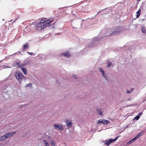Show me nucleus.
<instances>
[{
  "label": "nucleus",
  "mask_w": 146,
  "mask_h": 146,
  "mask_svg": "<svg viewBox=\"0 0 146 146\" xmlns=\"http://www.w3.org/2000/svg\"><path fill=\"white\" fill-rule=\"evenodd\" d=\"M15 76L19 82H21L23 79H25V77L23 74L20 72L19 71H17L15 72Z\"/></svg>",
  "instance_id": "obj_1"
},
{
  "label": "nucleus",
  "mask_w": 146,
  "mask_h": 146,
  "mask_svg": "<svg viewBox=\"0 0 146 146\" xmlns=\"http://www.w3.org/2000/svg\"><path fill=\"white\" fill-rule=\"evenodd\" d=\"M141 134V133H139L136 136L133 138V139H131V140L128 142L127 143V145H129V144L135 141L137 139H138L139 138V137L140 136Z\"/></svg>",
  "instance_id": "obj_2"
},
{
  "label": "nucleus",
  "mask_w": 146,
  "mask_h": 146,
  "mask_svg": "<svg viewBox=\"0 0 146 146\" xmlns=\"http://www.w3.org/2000/svg\"><path fill=\"white\" fill-rule=\"evenodd\" d=\"M119 137H116L114 139H109L108 141H107L105 143V144L107 146H109V145L112 143L113 142L115 141Z\"/></svg>",
  "instance_id": "obj_3"
},
{
  "label": "nucleus",
  "mask_w": 146,
  "mask_h": 146,
  "mask_svg": "<svg viewBox=\"0 0 146 146\" xmlns=\"http://www.w3.org/2000/svg\"><path fill=\"white\" fill-rule=\"evenodd\" d=\"M121 31V28L119 27H116L114 28V30L113 32L110 33V34H113L115 35H117Z\"/></svg>",
  "instance_id": "obj_4"
},
{
  "label": "nucleus",
  "mask_w": 146,
  "mask_h": 146,
  "mask_svg": "<svg viewBox=\"0 0 146 146\" xmlns=\"http://www.w3.org/2000/svg\"><path fill=\"white\" fill-rule=\"evenodd\" d=\"M16 133L15 131H13L11 133H9L5 134V135L6 139L10 137L12 135H13Z\"/></svg>",
  "instance_id": "obj_5"
},
{
  "label": "nucleus",
  "mask_w": 146,
  "mask_h": 146,
  "mask_svg": "<svg viewBox=\"0 0 146 146\" xmlns=\"http://www.w3.org/2000/svg\"><path fill=\"white\" fill-rule=\"evenodd\" d=\"M54 128L55 129H59L60 130H63V127L60 125V124H54Z\"/></svg>",
  "instance_id": "obj_6"
},
{
  "label": "nucleus",
  "mask_w": 146,
  "mask_h": 146,
  "mask_svg": "<svg viewBox=\"0 0 146 146\" xmlns=\"http://www.w3.org/2000/svg\"><path fill=\"white\" fill-rule=\"evenodd\" d=\"M66 124L67 126L69 128H71L72 125V121L69 120L67 119L66 121Z\"/></svg>",
  "instance_id": "obj_7"
},
{
  "label": "nucleus",
  "mask_w": 146,
  "mask_h": 146,
  "mask_svg": "<svg viewBox=\"0 0 146 146\" xmlns=\"http://www.w3.org/2000/svg\"><path fill=\"white\" fill-rule=\"evenodd\" d=\"M29 44L27 42L24 45L23 47L22 48V50L24 51L25 49H28L29 48Z\"/></svg>",
  "instance_id": "obj_8"
},
{
  "label": "nucleus",
  "mask_w": 146,
  "mask_h": 146,
  "mask_svg": "<svg viewBox=\"0 0 146 146\" xmlns=\"http://www.w3.org/2000/svg\"><path fill=\"white\" fill-rule=\"evenodd\" d=\"M21 70L23 71L25 74L26 75L27 74V70L26 68H24L22 67H21Z\"/></svg>",
  "instance_id": "obj_9"
},
{
  "label": "nucleus",
  "mask_w": 146,
  "mask_h": 146,
  "mask_svg": "<svg viewBox=\"0 0 146 146\" xmlns=\"http://www.w3.org/2000/svg\"><path fill=\"white\" fill-rule=\"evenodd\" d=\"M61 55H64V56L66 57H68L70 56V54L68 52H66L65 53H63L61 54Z\"/></svg>",
  "instance_id": "obj_10"
},
{
  "label": "nucleus",
  "mask_w": 146,
  "mask_h": 146,
  "mask_svg": "<svg viewBox=\"0 0 146 146\" xmlns=\"http://www.w3.org/2000/svg\"><path fill=\"white\" fill-rule=\"evenodd\" d=\"M110 123L109 121L105 119H103V123L104 124H107Z\"/></svg>",
  "instance_id": "obj_11"
},
{
  "label": "nucleus",
  "mask_w": 146,
  "mask_h": 146,
  "mask_svg": "<svg viewBox=\"0 0 146 146\" xmlns=\"http://www.w3.org/2000/svg\"><path fill=\"white\" fill-rule=\"evenodd\" d=\"M6 139L4 135L0 137V141H3Z\"/></svg>",
  "instance_id": "obj_12"
},
{
  "label": "nucleus",
  "mask_w": 146,
  "mask_h": 146,
  "mask_svg": "<svg viewBox=\"0 0 146 146\" xmlns=\"http://www.w3.org/2000/svg\"><path fill=\"white\" fill-rule=\"evenodd\" d=\"M141 10L140 9H139L138 11L136 13V14H137V15H136V17L137 18H138L139 17L140 14V13H141Z\"/></svg>",
  "instance_id": "obj_13"
},
{
  "label": "nucleus",
  "mask_w": 146,
  "mask_h": 146,
  "mask_svg": "<svg viewBox=\"0 0 146 146\" xmlns=\"http://www.w3.org/2000/svg\"><path fill=\"white\" fill-rule=\"evenodd\" d=\"M97 111L98 113L100 114V115H102L103 114V112L100 109H97Z\"/></svg>",
  "instance_id": "obj_14"
},
{
  "label": "nucleus",
  "mask_w": 146,
  "mask_h": 146,
  "mask_svg": "<svg viewBox=\"0 0 146 146\" xmlns=\"http://www.w3.org/2000/svg\"><path fill=\"white\" fill-rule=\"evenodd\" d=\"M43 141L44 145L45 146H49V143L46 140L44 139H43Z\"/></svg>",
  "instance_id": "obj_15"
},
{
  "label": "nucleus",
  "mask_w": 146,
  "mask_h": 146,
  "mask_svg": "<svg viewBox=\"0 0 146 146\" xmlns=\"http://www.w3.org/2000/svg\"><path fill=\"white\" fill-rule=\"evenodd\" d=\"M51 22V21H50L49 20H47L46 21L45 24H46V25L47 27H48L50 26V23Z\"/></svg>",
  "instance_id": "obj_16"
},
{
  "label": "nucleus",
  "mask_w": 146,
  "mask_h": 146,
  "mask_svg": "<svg viewBox=\"0 0 146 146\" xmlns=\"http://www.w3.org/2000/svg\"><path fill=\"white\" fill-rule=\"evenodd\" d=\"M134 89V88H132L130 90V91H129L127 90H126V93L127 94H130L133 91Z\"/></svg>",
  "instance_id": "obj_17"
},
{
  "label": "nucleus",
  "mask_w": 146,
  "mask_h": 146,
  "mask_svg": "<svg viewBox=\"0 0 146 146\" xmlns=\"http://www.w3.org/2000/svg\"><path fill=\"white\" fill-rule=\"evenodd\" d=\"M46 19L44 18L42 19L40 21V23H41V24H42V23H44L45 21H46Z\"/></svg>",
  "instance_id": "obj_18"
},
{
  "label": "nucleus",
  "mask_w": 146,
  "mask_h": 146,
  "mask_svg": "<svg viewBox=\"0 0 146 146\" xmlns=\"http://www.w3.org/2000/svg\"><path fill=\"white\" fill-rule=\"evenodd\" d=\"M46 27L47 26L45 24H43L42 25H41V28L42 29H43Z\"/></svg>",
  "instance_id": "obj_19"
},
{
  "label": "nucleus",
  "mask_w": 146,
  "mask_h": 146,
  "mask_svg": "<svg viewBox=\"0 0 146 146\" xmlns=\"http://www.w3.org/2000/svg\"><path fill=\"white\" fill-rule=\"evenodd\" d=\"M114 64H112V63L111 62H109V63L107 65V67L108 68L110 67L111 66H112L113 67L114 66Z\"/></svg>",
  "instance_id": "obj_20"
},
{
  "label": "nucleus",
  "mask_w": 146,
  "mask_h": 146,
  "mask_svg": "<svg viewBox=\"0 0 146 146\" xmlns=\"http://www.w3.org/2000/svg\"><path fill=\"white\" fill-rule=\"evenodd\" d=\"M2 66L3 68L6 69V68H11V67L7 66L5 65H3Z\"/></svg>",
  "instance_id": "obj_21"
},
{
  "label": "nucleus",
  "mask_w": 146,
  "mask_h": 146,
  "mask_svg": "<svg viewBox=\"0 0 146 146\" xmlns=\"http://www.w3.org/2000/svg\"><path fill=\"white\" fill-rule=\"evenodd\" d=\"M18 65L19 66H24L26 65V64L25 63H24L23 64H21L19 62H18V63H17Z\"/></svg>",
  "instance_id": "obj_22"
},
{
  "label": "nucleus",
  "mask_w": 146,
  "mask_h": 146,
  "mask_svg": "<svg viewBox=\"0 0 146 146\" xmlns=\"http://www.w3.org/2000/svg\"><path fill=\"white\" fill-rule=\"evenodd\" d=\"M141 30L143 33H145V29L144 27H142Z\"/></svg>",
  "instance_id": "obj_23"
},
{
  "label": "nucleus",
  "mask_w": 146,
  "mask_h": 146,
  "mask_svg": "<svg viewBox=\"0 0 146 146\" xmlns=\"http://www.w3.org/2000/svg\"><path fill=\"white\" fill-rule=\"evenodd\" d=\"M139 118V115L136 116L133 119V120L134 121L135 119H136L137 120H138Z\"/></svg>",
  "instance_id": "obj_24"
},
{
  "label": "nucleus",
  "mask_w": 146,
  "mask_h": 146,
  "mask_svg": "<svg viewBox=\"0 0 146 146\" xmlns=\"http://www.w3.org/2000/svg\"><path fill=\"white\" fill-rule=\"evenodd\" d=\"M101 123H103V119H100L98 120V123L100 124Z\"/></svg>",
  "instance_id": "obj_25"
},
{
  "label": "nucleus",
  "mask_w": 146,
  "mask_h": 146,
  "mask_svg": "<svg viewBox=\"0 0 146 146\" xmlns=\"http://www.w3.org/2000/svg\"><path fill=\"white\" fill-rule=\"evenodd\" d=\"M50 141L51 142V141ZM55 143L53 141H52V143H51V145L52 146H55Z\"/></svg>",
  "instance_id": "obj_26"
},
{
  "label": "nucleus",
  "mask_w": 146,
  "mask_h": 146,
  "mask_svg": "<svg viewBox=\"0 0 146 146\" xmlns=\"http://www.w3.org/2000/svg\"><path fill=\"white\" fill-rule=\"evenodd\" d=\"M88 6H86L85 7V11L86 12H88V11L87 10V9H88Z\"/></svg>",
  "instance_id": "obj_27"
},
{
  "label": "nucleus",
  "mask_w": 146,
  "mask_h": 146,
  "mask_svg": "<svg viewBox=\"0 0 146 146\" xmlns=\"http://www.w3.org/2000/svg\"><path fill=\"white\" fill-rule=\"evenodd\" d=\"M99 70L100 72H101L102 73L104 72V71L103 70V69L101 68H99Z\"/></svg>",
  "instance_id": "obj_28"
},
{
  "label": "nucleus",
  "mask_w": 146,
  "mask_h": 146,
  "mask_svg": "<svg viewBox=\"0 0 146 146\" xmlns=\"http://www.w3.org/2000/svg\"><path fill=\"white\" fill-rule=\"evenodd\" d=\"M26 87L28 86V87H31L32 86V85L31 83H29V84H27L26 85Z\"/></svg>",
  "instance_id": "obj_29"
},
{
  "label": "nucleus",
  "mask_w": 146,
  "mask_h": 146,
  "mask_svg": "<svg viewBox=\"0 0 146 146\" xmlns=\"http://www.w3.org/2000/svg\"><path fill=\"white\" fill-rule=\"evenodd\" d=\"M42 25V24H41L40 23L37 24V26L38 27H41V26Z\"/></svg>",
  "instance_id": "obj_30"
},
{
  "label": "nucleus",
  "mask_w": 146,
  "mask_h": 146,
  "mask_svg": "<svg viewBox=\"0 0 146 146\" xmlns=\"http://www.w3.org/2000/svg\"><path fill=\"white\" fill-rule=\"evenodd\" d=\"M73 77L75 79H76L77 78V76L73 74Z\"/></svg>",
  "instance_id": "obj_31"
},
{
  "label": "nucleus",
  "mask_w": 146,
  "mask_h": 146,
  "mask_svg": "<svg viewBox=\"0 0 146 146\" xmlns=\"http://www.w3.org/2000/svg\"><path fill=\"white\" fill-rule=\"evenodd\" d=\"M102 74L104 77V76H105L106 75V74H105L104 72H102Z\"/></svg>",
  "instance_id": "obj_32"
},
{
  "label": "nucleus",
  "mask_w": 146,
  "mask_h": 146,
  "mask_svg": "<svg viewBox=\"0 0 146 146\" xmlns=\"http://www.w3.org/2000/svg\"><path fill=\"white\" fill-rule=\"evenodd\" d=\"M105 79L106 80H107V79H108V77L106 75V76H104Z\"/></svg>",
  "instance_id": "obj_33"
},
{
  "label": "nucleus",
  "mask_w": 146,
  "mask_h": 146,
  "mask_svg": "<svg viewBox=\"0 0 146 146\" xmlns=\"http://www.w3.org/2000/svg\"><path fill=\"white\" fill-rule=\"evenodd\" d=\"M27 53L29 54L30 55H32L33 54V53L32 52H27Z\"/></svg>",
  "instance_id": "obj_34"
},
{
  "label": "nucleus",
  "mask_w": 146,
  "mask_h": 146,
  "mask_svg": "<svg viewBox=\"0 0 146 146\" xmlns=\"http://www.w3.org/2000/svg\"><path fill=\"white\" fill-rule=\"evenodd\" d=\"M142 114V112H141L139 113L138 115H139V116L140 115H141Z\"/></svg>",
  "instance_id": "obj_35"
},
{
  "label": "nucleus",
  "mask_w": 146,
  "mask_h": 146,
  "mask_svg": "<svg viewBox=\"0 0 146 146\" xmlns=\"http://www.w3.org/2000/svg\"><path fill=\"white\" fill-rule=\"evenodd\" d=\"M81 23H79V25H81Z\"/></svg>",
  "instance_id": "obj_36"
},
{
  "label": "nucleus",
  "mask_w": 146,
  "mask_h": 146,
  "mask_svg": "<svg viewBox=\"0 0 146 146\" xmlns=\"http://www.w3.org/2000/svg\"><path fill=\"white\" fill-rule=\"evenodd\" d=\"M108 31H110V30H108Z\"/></svg>",
  "instance_id": "obj_37"
},
{
  "label": "nucleus",
  "mask_w": 146,
  "mask_h": 146,
  "mask_svg": "<svg viewBox=\"0 0 146 146\" xmlns=\"http://www.w3.org/2000/svg\"><path fill=\"white\" fill-rule=\"evenodd\" d=\"M100 12V11L98 12V13H99Z\"/></svg>",
  "instance_id": "obj_38"
}]
</instances>
